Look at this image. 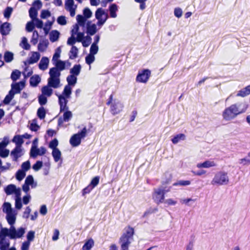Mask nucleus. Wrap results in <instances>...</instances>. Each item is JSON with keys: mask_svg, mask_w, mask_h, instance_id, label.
Masks as SVG:
<instances>
[{"mask_svg": "<svg viewBox=\"0 0 250 250\" xmlns=\"http://www.w3.org/2000/svg\"><path fill=\"white\" fill-rule=\"evenodd\" d=\"M57 21L58 23L61 25H64L67 23L65 17L63 16H59Z\"/></svg>", "mask_w": 250, "mask_h": 250, "instance_id": "052dcab7", "label": "nucleus"}, {"mask_svg": "<svg viewBox=\"0 0 250 250\" xmlns=\"http://www.w3.org/2000/svg\"><path fill=\"white\" fill-rule=\"evenodd\" d=\"M58 145V141L56 139H54L53 140L51 141L49 143V146L53 150L58 149L56 147Z\"/></svg>", "mask_w": 250, "mask_h": 250, "instance_id": "680f3d73", "label": "nucleus"}, {"mask_svg": "<svg viewBox=\"0 0 250 250\" xmlns=\"http://www.w3.org/2000/svg\"><path fill=\"white\" fill-rule=\"evenodd\" d=\"M216 164L214 161H206L202 163H198L197 164L196 167L199 168H209L216 166Z\"/></svg>", "mask_w": 250, "mask_h": 250, "instance_id": "412c9836", "label": "nucleus"}, {"mask_svg": "<svg viewBox=\"0 0 250 250\" xmlns=\"http://www.w3.org/2000/svg\"><path fill=\"white\" fill-rule=\"evenodd\" d=\"M229 178L228 173L225 171L217 172L211 181L212 185L222 186L229 183Z\"/></svg>", "mask_w": 250, "mask_h": 250, "instance_id": "39448f33", "label": "nucleus"}, {"mask_svg": "<svg viewBox=\"0 0 250 250\" xmlns=\"http://www.w3.org/2000/svg\"><path fill=\"white\" fill-rule=\"evenodd\" d=\"M21 75V72L18 70H15L13 71L11 75V78L13 81L15 82L20 77Z\"/></svg>", "mask_w": 250, "mask_h": 250, "instance_id": "c03bdc74", "label": "nucleus"}, {"mask_svg": "<svg viewBox=\"0 0 250 250\" xmlns=\"http://www.w3.org/2000/svg\"><path fill=\"white\" fill-rule=\"evenodd\" d=\"M24 151L21 146H16V147L11 152L10 155L13 161H17L19 158L23 155Z\"/></svg>", "mask_w": 250, "mask_h": 250, "instance_id": "ddd939ff", "label": "nucleus"}, {"mask_svg": "<svg viewBox=\"0 0 250 250\" xmlns=\"http://www.w3.org/2000/svg\"><path fill=\"white\" fill-rule=\"evenodd\" d=\"M72 93V88L70 86L66 85L65 86L62 95L59 96H63L65 98L69 99Z\"/></svg>", "mask_w": 250, "mask_h": 250, "instance_id": "c756f323", "label": "nucleus"}, {"mask_svg": "<svg viewBox=\"0 0 250 250\" xmlns=\"http://www.w3.org/2000/svg\"><path fill=\"white\" fill-rule=\"evenodd\" d=\"M13 142L15 143L16 146H21L24 141L21 135L15 136L12 140Z\"/></svg>", "mask_w": 250, "mask_h": 250, "instance_id": "58836bf2", "label": "nucleus"}, {"mask_svg": "<svg viewBox=\"0 0 250 250\" xmlns=\"http://www.w3.org/2000/svg\"><path fill=\"white\" fill-rule=\"evenodd\" d=\"M34 24L38 28H42L43 27V22L38 18H36L32 20Z\"/></svg>", "mask_w": 250, "mask_h": 250, "instance_id": "5fc2aeb1", "label": "nucleus"}, {"mask_svg": "<svg viewBox=\"0 0 250 250\" xmlns=\"http://www.w3.org/2000/svg\"><path fill=\"white\" fill-rule=\"evenodd\" d=\"M25 233V229L20 228L16 229L12 228L8 229L6 228H1L0 231V250H8L10 246L9 240L6 238L8 236L11 239H15L21 237Z\"/></svg>", "mask_w": 250, "mask_h": 250, "instance_id": "f257e3e1", "label": "nucleus"}, {"mask_svg": "<svg viewBox=\"0 0 250 250\" xmlns=\"http://www.w3.org/2000/svg\"><path fill=\"white\" fill-rule=\"evenodd\" d=\"M77 21L79 25L83 27H84L86 18L81 15H78L77 16Z\"/></svg>", "mask_w": 250, "mask_h": 250, "instance_id": "79ce46f5", "label": "nucleus"}, {"mask_svg": "<svg viewBox=\"0 0 250 250\" xmlns=\"http://www.w3.org/2000/svg\"><path fill=\"white\" fill-rule=\"evenodd\" d=\"M40 54L37 52H34L32 54V56L29 58V60L26 61L27 63L33 64L37 62L40 59Z\"/></svg>", "mask_w": 250, "mask_h": 250, "instance_id": "5701e85b", "label": "nucleus"}, {"mask_svg": "<svg viewBox=\"0 0 250 250\" xmlns=\"http://www.w3.org/2000/svg\"><path fill=\"white\" fill-rule=\"evenodd\" d=\"M124 105L119 101L114 102L111 106V111L113 115L119 113L123 109Z\"/></svg>", "mask_w": 250, "mask_h": 250, "instance_id": "dca6fc26", "label": "nucleus"}, {"mask_svg": "<svg viewBox=\"0 0 250 250\" xmlns=\"http://www.w3.org/2000/svg\"><path fill=\"white\" fill-rule=\"evenodd\" d=\"M78 49L75 46H72L69 53V58L74 59L77 57Z\"/></svg>", "mask_w": 250, "mask_h": 250, "instance_id": "ea45409f", "label": "nucleus"}, {"mask_svg": "<svg viewBox=\"0 0 250 250\" xmlns=\"http://www.w3.org/2000/svg\"><path fill=\"white\" fill-rule=\"evenodd\" d=\"M52 156L56 162H58L61 158V152L59 149H55L52 151Z\"/></svg>", "mask_w": 250, "mask_h": 250, "instance_id": "4c0bfd02", "label": "nucleus"}, {"mask_svg": "<svg viewBox=\"0 0 250 250\" xmlns=\"http://www.w3.org/2000/svg\"><path fill=\"white\" fill-rule=\"evenodd\" d=\"M248 106V104L245 101L232 104L223 111L222 118L226 121L233 120L238 115L245 113Z\"/></svg>", "mask_w": 250, "mask_h": 250, "instance_id": "f03ea898", "label": "nucleus"}, {"mask_svg": "<svg viewBox=\"0 0 250 250\" xmlns=\"http://www.w3.org/2000/svg\"><path fill=\"white\" fill-rule=\"evenodd\" d=\"M134 229L132 228L128 227L124 229V232L121 236L119 244L121 246V250H128V248L133 241Z\"/></svg>", "mask_w": 250, "mask_h": 250, "instance_id": "7ed1b4c3", "label": "nucleus"}, {"mask_svg": "<svg viewBox=\"0 0 250 250\" xmlns=\"http://www.w3.org/2000/svg\"><path fill=\"white\" fill-rule=\"evenodd\" d=\"M11 30V24L8 22H4L0 27V32L2 35H7Z\"/></svg>", "mask_w": 250, "mask_h": 250, "instance_id": "6ab92c4d", "label": "nucleus"}, {"mask_svg": "<svg viewBox=\"0 0 250 250\" xmlns=\"http://www.w3.org/2000/svg\"><path fill=\"white\" fill-rule=\"evenodd\" d=\"M151 72L148 69L140 71L136 77V81L140 83H146L150 76Z\"/></svg>", "mask_w": 250, "mask_h": 250, "instance_id": "9d476101", "label": "nucleus"}, {"mask_svg": "<svg viewBox=\"0 0 250 250\" xmlns=\"http://www.w3.org/2000/svg\"><path fill=\"white\" fill-rule=\"evenodd\" d=\"M250 94V84L238 91L236 96L245 97Z\"/></svg>", "mask_w": 250, "mask_h": 250, "instance_id": "b1692460", "label": "nucleus"}, {"mask_svg": "<svg viewBox=\"0 0 250 250\" xmlns=\"http://www.w3.org/2000/svg\"><path fill=\"white\" fill-rule=\"evenodd\" d=\"M55 21V18H53V21H47L45 23V25H44V27L43 28V29L44 31V33L45 35H47L48 34V33H49V30H50L52 26V24L53 23V22H54Z\"/></svg>", "mask_w": 250, "mask_h": 250, "instance_id": "72a5a7b5", "label": "nucleus"}, {"mask_svg": "<svg viewBox=\"0 0 250 250\" xmlns=\"http://www.w3.org/2000/svg\"><path fill=\"white\" fill-rule=\"evenodd\" d=\"M83 14L84 17L86 19L90 18L92 16V12L88 8H85L84 9Z\"/></svg>", "mask_w": 250, "mask_h": 250, "instance_id": "69168bd1", "label": "nucleus"}, {"mask_svg": "<svg viewBox=\"0 0 250 250\" xmlns=\"http://www.w3.org/2000/svg\"><path fill=\"white\" fill-rule=\"evenodd\" d=\"M98 51V45H96L95 43H92L90 47L89 54L94 55L97 53Z\"/></svg>", "mask_w": 250, "mask_h": 250, "instance_id": "bf43d9fd", "label": "nucleus"}, {"mask_svg": "<svg viewBox=\"0 0 250 250\" xmlns=\"http://www.w3.org/2000/svg\"><path fill=\"white\" fill-rule=\"evenodd\" d=\"M95 17L98 20L97 25L101 27L108 18L107 14L102 8H99L95 12Z\"/></svg>", "mask_w": 250, "mask_h": 250, "instance_id": "6e6552de", "label": "nucleus"}, {"mask_svg": "<svg viewBox=\"0 0 250 250\" xmlns=\"http://www.w3.org/2000/svg\"><path fill=\"white\" fill-rule=\"evenodd\" d=\"M49 62V60L47 57H43L39 64V67L42 70H46L48 67Z\"/></svg>", "mask_w": 250, "mask_h": 250, "instance_id": "aec40b11", "label": "nucleus"}, {"mask_svg": "<svg viewBox=\"0 0 250 250\" xmlns=\"http://www.w3.org/2000/svg\"><path fill=\"white\" fill-rule=\"evenodd\" d=\"M95 61V57L94 55L89 54L85 58V62L86 63L90 65Z\"/></svg>", "mask_w": 250, "mask_h": 250, "instance_id": "13d9d810", "label": "nucleus"}, {"mask_svg": "<svg viewBox=\"0 0 250 250\" xmlns=\"http://www.w3.org/2000/svg\"><path fill=\"white\" fill-rule=\"evenodd\" d=\"M4 61L6 62H10L13 60V54L9 51H6L4 54Z\"/></svg>", "mask_w": 250, "mask_h": 250, "instance_id": "49530a36", "label": "nucleus"}, {"mask_svg": "<svg viewBox=\"0 0 250 250\" xmlns=\"http://www.w3.org/2000/svg\"><path fill=\"white\" fill-rule=\"evenodd\" d=\"M41 92L43 95L50 97L53 94V90L51 86L47 84L42 87Z\"/></svg>", "mask_w": 250, "mask_h": 250, "instance_id": "4be33fe9", "label": "nucleus"}, {"mask_svg": "<svg viewBox=\"0 0 250 250\" xmlns=\"http://www.w3.org/2000/svg\"><path fill=\"white\" fill-rule=\"evenodd\" d=\"M61 53V49L60 48H58L56 49L55 53L53 55V58L52 60V61L53 63L57 61H61L60 60H59V58L60 57Z\"/></svg>", "mask_w": 250, "mask_h": 250, "instance_id": "de8ad7c7", "label": "nucleus"}, {"mask_svg": "<svg viewBox=\"0 0 250 250\" xmlns=\"http://www.w3.org/2000/svg\"><path fill=\"white\" fill-rule=\"evenodd\" d=\"M39 36V35L38 31L36 30L34 31L33 35H32V37L31 40V42L33 45H36L37 43V42H38Z\"/></svg>", "mask_w": 250, "mask_h": 250, "instance_id": "3c124183", "label": "nucleus"}, {"mask_svg": "<svg viewBox=\"0 0 250 250\" xmlns=\"http://www.w3.org/2000/svg\"><path fill=\"white\" fill-rule=\"evenodd\" d=\"M97 25L95 24H88L87 27V33L90 35H93L97 31Z\"/></svg>", "mask_w": 250, "mask_h": 250, "instance_id": "c9c22d12", "label": "nucleus"}, {"mask_svg": "<svg viewBox=\"0 0 250 250\" xmlns=\"http://www.w3.org/2000/svg\"><path fill=\"white\" fill-rule=\"evenodd\" d=\"M169 191V189H167L163 187H159L154 189V192L153 194V198L157 204L162 203L164 201L165 194Z\"/></svg>", "mask_w": 250, "mask_h": 250, "instance_id": "0eeeda50", "label": "nucleus"}, {"mask_svg": "<svg viewBox=\"0 0 250 250\" xmlns=\"http://www.w3.org/2000/svg\"><path fill=\"white\" fill-rule=\"evenodd\" d=\"M24 71L22 72V74L24 76V78L26 79L27 78L29 77L32 74L33 71L32 69L29 68V67L28 66L29 64L27 63V62H24Z\"/></svg>", "mask_w": 250, "mask_h": 250, "instance_id": "bb28decb", "label": "nucleus"}, {"mask_svg": "<svg viewBox=\"0 0 250 250\" xmlns=\"http://www.w3.org/2000/svg\"><path fill=\"white\" fill-rule=\"evenodd\" d=\"M40 128V126L37 124L36 120H34L31 123L30 125V128L31 130L34 131H37Z\"/></svg>", "mask_w": 250, "mask_h": 250, "instance_id": "4d7b16f0", "label": "nucleus"}, {"mask_svg": "<svg viewBox=\"0 0 250 250\" xmlns=\"http://www.w3.org/2000/svg\"><path fill=\"white\" fill-rule=\"evenodd\" d=\"M13 9L12 8L8 7L4 11V16L6 18H9L12 12Z\"/></svg>", "mask_w": 250, "mask_h": 250, "instance_id": "774afa93", "label": "nucleus"}, {"mask_svg": "<svg viewBox=\"0 0 250 250\" xmlns=\"http://www.w3.org/2000/svg\"><path fill=\"white\" fill-rule=\"evenodd\" d=\"M17 214V212L16 210L6 214V219L8 224L10 225V228L9 229H11L12 227L15 228L14 225L16 222Z\"/></svg>", "mask_w": 250, "mask_h": 250, "instance_id": "2eb2a0df", "label": "nucleus"}, {"mask_svg": "<svg viewBox=\"0 0 250 250\" xmlns=\"http://www.w3.org/2000/svg\"><path fill=\"white\" fill-rule=\"evenodd\" d=\"M60 36V32L57 30H52L49 34V39L51 42L58 41Z\"/></svg>", "mask_w": 250, "mask_h": 250, "instance_id": "c85d7f7f", "label": "nucleus"}, {"mask_svg": "<svg viewBox=\"0 0 250 250\" xmlns=\"http://www.w3.org/2000/svg\"><path fill=\"white\" fill-rule=\"evenodd\" d=\"M3 211L6 214L10 213L15 210H13L11 208V205L9 203H4L3 205Z\"/></svg>", "mask_w": 250, "mask_h": 250, "instance_id": "37998d69", "label": "nucleus"}, {"mask_svg": "<svg viewBox=\"0 0 250 250\" xmlns=\"http://www.w3.org/2000/svg\"><path fill=\"white\" fill-rule=\"evenodd\" d=\"M15 207L18 209H20L22 207L21 200L20 196H16Z\"/></svg>", "mask_w": 250, "mask_h": 250, "instance_id": "6e6d98bb", "label": "nucleus"}, {"mask_svg": "<svg viewBox=\"0 0 250 250\" xmlns=\"http://www.w3.org/2000/svg\"><path fill=\"white\" fill-rule=\"evenodd\" d=\"M48 97H47L46 96L43 95V94H41L38 97V101L39 104L41 105H45L47 102V98Z\"/></svg>", "mask_w": 250, "mask_h": 250, "instance_id": "8fccbe9b", "label": "nucleus"}, {"mask_svg": "<svg viewBox=\"0 0 250 250\" xmlns=\"http://www.w3.org/2000/svg\"><path fill=\"white\" fill-rule=\"evenodd\" d=\"M46 152V149L44 147L38 148L36 146H32L30 150V156L36 158L38 155H42Z\"/></svg>", "mask_w": 250, "mask_h": 250, "instance_id": "4468645a", "label": "nucleus"}, {"mask_svg": "<svg viewBox=\"0 0 250 250\" xmlns=\"http://www.w3.org/2000/svg\"><path fill=\"white\" fill-rule=\"evenodd\" d=\"M55 67H52V68H56L58 72L61 73V71L65 69V62L62 61H59L55 62L53 63Z\"/></svg>", "mask_w": 250, "mask_h": 250, "instance_id": "393cba45", "label": "nucleus"}, {"mask_svg": "<svg viewBox=\"0 0 250 250\" xmlns=\"http://www.w3.org/2000/svg\"><path fill=\"white\" fill-rule=\"evenodd\" d=\"M68 84L69 86H74L77 83V78L76 76L73 75H69L66 78Z\"/></svg>", "mask_w": 250, "mask_h": 250, "instance_id": "2f4dec72", "label": "nucleus"}, {"mask_svg": "<svg viewBox=\"0 0 250 250\" xmlns=\"http://www.w3.org/2000/svg\"><path fill=\"white\" fill-rule=\"evenodd\" d=\"M49 74L50 77L47 80V85L55 89L60 87L61 73L58 72L56 68H50Z\"/></svg>", "mask_w": 250, "mask_h": 250, "instance_id": "20e7f679", "label": "nucleus"}, {"mask_svg": "<svg viewBox=\"0 0 250 250\" xmlns=\"http://www.w3.org/2000/svg\"><path fill=\"white\" fill-rule=\"evenodd\" d=\"M29 14L30 17L33 20L37 18L38 10L35 7H31L29 10Z\"/></svg>", "mask_w": 250, "mask_h": 250, "instance_id": "a18cd8bd", "label": "nucleus"}, {"mask_svg": "<svg viewBox=\"0 0 250 250\" xmlns=\"http://www.w3.org/2000/svg\"><path fill=\"white\" fill-rule=\"evenodd\" d=\"M77 7V5L74 4L73 0H66L65 3V9L70 12L71 17H74L75 15V10Z\"/></svg>", "mask_w": 250, "mask_h": 250, "instance_id": "f8f14e48", "label": "nucleus"}, {"mask_svg": "<svg viewBox=\"0 0 250 250\" xmlns=\"http://www.w3.org/2000/svg\"><path fill=\"white\" fill-rule=\"evenodd\" d=\"M21 47L25 50H29L30 48V45L28 43L27 39L25 37L22 38V41L20 44Z\"/></svg>", "mask_w": 250, "mask_h": 250, "instance_id": "a19ab883", "label": "nucleus"}, {"mask_svg": "<svg viewBox=\"0 0 250 250\" xmlns=\"http://www.w3.org/2000/svg\"><path fill=\"white\" fill-rule=\"evenodd\" d=\"M42 166V162L40 161H38L32 167L33 169L35 171H38L41 168Z\"/></svg>", "mask_w": 250, "mask_h": 250, "instance_id": "e2e57ef3", "label": "nucleus"}, {"mask_svg": "<svg viewBox=\"0 0 250 250\" xmlns=\"http://www.w3.org/2000/svg\"><path fill=\"white\" fill-rule=\"evenodd\" d=\"M239 163L243 166H248L250 165V152L248 156L239 160Z\"/></svg>", "mask_w": 250, "mask_h": 250, "instance_id": "7c9ffc66", "label": "nucleus"}, {"mask_svg": "<svg viewBox=\"0 0 250 250\" xmlns=\"http://www.w3.org/2000/svg\"><path fill=\"white\" fill-rule=\"evenodd\" d=\"M34 28V22L32 21H29L26 25V30L27 31L30 32H32Z\"/></svg>", "mask_w": 250, "mask_h": 250, "instance_id": "0e129e2a", "label": "nucleus"}, {"mask_svg": "<svg viewBox=\"0 0 250 250\" xmlns=\"http://www.w3.org/2000/svg\"><path fill=\"white\" fill-rule=\"evenodd\" d=\"M87 130L86 127L83 128L81 131L74 134L70 139V144L72 146L76 147L80 145L81 140L85 138L87 135Z\"/></svg>", "mask_w": 250, "mask_h": 250, "instance_id": "423d86ee", "label": "nucleus"}, {"mask_svg": "<svg viewBox=\"0 0 250 250\" xmlns=\"http://www.w3.org/2000/svg\"><path fill=\"white\" fill-rule=\"evenodd\" d=\"M7 195H11L14 193L16 196H20L21 190L20 188H17L16 186L13 184L7 186L4 189Z\"/></svg>", "mask_w": 250, "mask_h": 250, "instance_id": "9b49d317", "label": "nucleus"}, {"mask_svg": "<svg viewBox=\"0 0 250 250\" xmlns=\"http://www.w3.org/2000/svg\"><path fill=\"white\" fill-rule=\"evenodd\" d=\"M81 66L80 64L75 65L70 70V73L71 75L75 76H78L80 73Z\"/></svg>", "mask_w": 250, "mask_h": 250, "instance_id": "473e14b6", "label": "nucleus"}, {"mask_svg": "<svg viewBox=\"0 0 250 250\" xmlns=\"http://www.w3.org/2000/svg\"><path fill=\"white\" fill-rule=\"evenodd\" d=\"M37 183L34 182L33 177L32 175H28L26 178L24 184L22 186V190L25 193H27L29 190V186L32 188H35L37 187Z\"/></svg>", "mask_w": 250, "mask_h": 250, "instance_id": "1a4fd4ad", "label": "nucleus"}, {"mask_svg": "<svg viewBox=\"0 0 250 250\" xmlns=\"http://www.w3.org/2000/svg\"><path fill=\"white\" fill-rule=\"evenodd\" d=\"M91 38L89 36L85 37L81 42H82V44L83 46L87 47L88 46L90 43H91Z\"/></svg>", "mask_w": 250, "mask_h": 250, "instance_id": "864d4df0", "label": "nucleus"}, {"mask_svg": "<svg viewBox=\"0 0 250 250\" xmlns=\"http://www.w3.org/2000/svg\"><path fill=\"white\" fill-rule=\"evenodd\" d=\"M109 11L111 18H115L117 17L116 12L118 11V6L116 4H112L109 7Z\"/></svg>", "mask_w": 250, "mask_h": 250, "instance_id": "a878e982", "label": "nucleus"}, {"mask_svg": "<svg viewBox=\"0 0 250 250\" xmlns=\"http://www.w3.org/2000/svg\"><path fill=\"white\" fill-rule=\"evenodd\" d=\"M25 171L23 170H19L16 173V178L19 181L22 180L25 176Z\"/></svg>", "mask_w": 250, "mask_h": 250, "instance_id": "603ef678", "label": "nucleus"}, {"mask_svg": "<svg viewBox=\"0 0 250 250\" xmlns=\"http://www.w3.org/2000/svg\"><path fill=\"white\" fill-rule=\"evenodd\" d=\"M185 138V135L184 134L181 133L174 136L171 141L174 144H176L180 141L184 140Z\"/></svg>", "mask_w": 250, "mask_h": 250, "instance_id": "e433bc0d", "label": "nucleus"}, {"mask_svg": "<svg viewBox=\"0 0 250 250\" xmlns=\"http://www.w3.org/2000/svg\"><path fill=\"white\" fill-rule=\"evenodd\" d=\"M59 103L60 105V111L61 112L68 110V107L67 106L68 100L67 98L63 96H58Z\"/></svg>", "mask_w": 250, "mask_h": 250, "instance_id": "f3484780", "label": "nucleus"}, {"mask_svg": "<svg viewBox=\"0 0 250 250\" xmlns=\"http://www.w3.org/2000/svg\"><path fill=\"white\" fill-rule=\"evenodd\" d=\"M46 114L45 110L42 106L40 107L37 111V115L40 119H43Z\"/></svg>", "mask_w": 250, "mask_h": 250, "instance_id": "09e8293b", "label": "nucleus"}, {"mask_svg": "<svg viewBox=\"0 0 250 250\" xmlns=\"http://www.w3.org/2000/svg\"><path fill=\"white\" fill-rule=\"evenodd\" d=\"M64 111L63 114V118H60L58 120V124L59 125L62 124L63 122H68L72 117V114L71 111H68L67 110Z\"/></svg>", "mask_w": 250, "mask_h": 250, "instance_id": "a211bd4d", "label": "nucleus"}, {"mask_svg": "<svg viewBox=\"0 0 250 250\" xmlns=\"http://www.w3.org/2000/svg\"><path fill=\"white\" fill-rule=\"evenodd\" d=\"M40 82L41 78L38 75L32 76L30 79V84L31 86L34 87L37 86Z\"/></svg>", "mask_w": 250, "mask_h": 250, "instance_id": "cd10ccee", "label": "nucleus"}, {"mask_svg": "<svg viewBox=\"0 0 250 250\" xmlns=\"http://www.w3.org/2000/svg\"><path fill=\"white\" fill-rule=\"evenodd\" d=\"M51 16V13L48 10H43L41 14L42 19H46Z\"/></svg>", "mask_w": 250, "mask_h": 250, "instance_id": "338daca9", "label": "nucleus"}, {"mask_svg": "<svg viewBox=\"0 0 250 250\" xmlns=\"http://www.w3.org/2000/svg\"><path fill=\"white\" fill-rule=\"evenodd\" d=\"M94 241L92 239L88 240L83 246L82 249L83 250H90L94 246Z\"/></svg>", "mask_w": 250, "mask_h": 250, "instance_id": "f704fd0d", "label": "nucleus"}]
</instances>
